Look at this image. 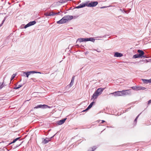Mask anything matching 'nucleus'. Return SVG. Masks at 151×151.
Masks as SVG:
<instances>
[{
  "instance_id": "nucleus-1",
  "label": "nucleus",
  "mask_w": 151,
  "mask_h": 151,
  "mask_svg": "<svg viewBox=\"0 0 151 151\" xmlns=\"http://www.w3.org/2000/svg\"><path fill=\"white\" fill-rule=\"evenodd\" d=\"M131 92L129 90H123L122 91H116L110 94H113L115 96H124L130 95Z\"/></svg>"
},
{
  "instance_id": "nucleus-2",
  "label": "nucleus",
  "mask_w": 151,
  "mask_h": 151,
  "mask_svg": "<svg viewBox=\"0 0 151 151\" xmlns=\"http://www.w3.org/2000/svg\"><path fill=\"white\" fill-rule=\"evenodd\" d=\"M63 18H64L65 20L66 21V22H67L68 20L72 19L73 18V17L72 16L67 15L64 16Z\"/></svg>"
},
{
  "instance_id": "nucleus-3",
  "label": "nucleus",
  "mask_w": 151,
  "mask_h": 151,
  "mask_svg": "<svg viewBox=\"0 0 151 151\" xmlns=\"http://www.w3.org/2000/svg\"><path fill=\"white\" fill-rule=\"evenodd\" d=\"M27 75V77L28 78L29 76L31 74H34L35 73H37L41 74L42 73L40 72H37L35 71H31L27 72L26 73H25Z\"/></svg>"
},
{
  "instance_id": "nucleus-4",
  "label": "nucleus",
  "mask_w": 151,
  "mask_h": 151,
  "mask_svg": "<svg viewBox=\"0 0 151 151\" xmlns=\"http://www.w3.org/2000/svg\"><path fill=\"white\" fill-rule=\"evenodd\" d=\"M99 95L95 91L91 97V99H96Z\"/></svg>"
},
{
  "instance_id": "nucleus-5",
  "label": "nucleus",
  "mask_w": 151,
  "mask_h": 151,
  "mask_svg": "<svg viewBox=\"0 0 151 151\" xmlns=\"http://www.w3.org/2000/svg\"><path fill=\"white\" fill-rule=\"evenodd\" d=\"M104 88H98L96 91L99 95H100L102 93Z\"/></svg>"
},
{
  "instance_id": "nucleus-6",
  "label": "nucleus",
  "mask_w": 151,
  "mask_h": 151,
  "mask_svg": "<svg viewBox=\"0 0 151 151\" xmlns=\"http://www.w3.org/2000/svg\"><path fill=\"white\" fill-rule=\"evenodd\" d=\"M66 22L64 19L63 17L60 20L57 21V23L58 24H62L66 23Z\"/></svg>"
},
{
  "instance_id": "nucleus-7",
  "label": "nucleus",
  "mask_w": 151,
  "mask_h": 151,
  "mask_svg": "<svg viewBox=\"0 0 151 151\" xmlns=\"http://www.w3.org/2000/svg\"><path fill=\"white\" fill-rule=\"evenodd\" d=\"M137 52L139 53L138 54L140 58H142V57L143 55L144 54V52L142 50H137Z\"/></svg>"
},
{
  "instance_id": "nucleus-8",
  "label": "nucleus",
  "mask_w": 151,
  "mask_h": 151,
  "mask_svg": "<svg viewBox=\"0 0 151 151\" xmlns=\"http://www.w3.org/2000/svg\"><path fill=\"white\" fill-rule=\"evenodd\" d=\"M77 41H78L79 42H86V41H88V38H78V40Z\"/></svg>"
},
{
  "instance_id": "nucleus-9",
  "label": "nucleus",
  "mask_w": 151,
  "mask_h": 151,
  "mask_svg": "<svg viewBox=\"0 0 151 151\" xmlns=\"http://www.w3.org/2000/svg\"><path fill=\"white\" fill-rule=\"evenodd\" d=\"M90 3L91 7H93L96 6L98 4L97 1L91 2Z\"/></svg>"
},
{
  "instance_id": "nucleus-10",
  "label": "nucleus",
  "mask_w": 151,
  "mask_h": 151,
  "mask_svg": "<svg viewBox=\"0 0 151 151\" xmlns=\"http://www.w3.org/2000/svg\"><path fill=\"white\" fill-rule=\"evenodd\" d=\"M136 88L137 89L136 91L144 90L146 88L144 87L138 86H136Z\"/></svg>"
},
{
  "instance_id": "nucleus-11",
  "label": "nucleus",
  "mask_w": 151,
  "mask_h": 151,
  "mask_svg": "<svg viewBox=\"0 0 151 151\" xmlns=\"http://www.w3.org/2000/svg\"><path fill=\"white\" fill-rule=\"evenodd\" d=\"M66 119H63L57 122V124L58 125H61L63 124L65 121Z\"/></svg>"
},
{
  "instance_id": "nucleus-12",
  "label": "nucleus",
  "mask_w": 151,
  "mask_h": 151,
  "mask_svg": "<svg viewBox=\"0 0 151 151\" xmlns=\"http://www.w3.org/2000/svg\"><path fill=\"white\" fill-rule=\"evenodd\" d=\"M123 56V55L118 52H116L115 53L114 56L116 57H120Z\"/></svg>"
},
{
  "instance_id": "nucleus-13",
  "label": "nucleus",
  "mask_w": 151,
  "mask_h": 151,
  "mask_svg": "<svg viewBox=\"0 0 151 151\" xmlns=\"http://www.w3.org/2000/svg\"><path fill=\"white\" fill-rule=\"evenodd\" d=\"M54 12H50V13L48 12H46L44 14L46 16H53L54 15Z\"/></svg>"
},
{
  "instance_id": "nucleus-14",
  "label": "nucleus",
  "mask_w": 151,
  "mask_h": 151,
  "mask_svg": "<svg viewBox=\"0 0 151 151\" xmlns=\"http://www.w3.org/2000/svg\"><path fill=\"white\" fill-rule=\"evenodd\" d=\"M52 137H51L50 138H46L43 141V142L45 144H46L49 141H50L51 139L52 138Z\"/></svg>"
},
{
  "instance_id": "nucleus-15",
  "label": "nucleus",
  "mask_w": 151,
  "mask_h": 151,
  "mask_svg": "<svg viewBox=\"0 0 151 151\" xmlns=\"http://www.w3.org/2000/svg\"><path fill=\"white\" fill-rule=\"evenodd\" d=\"M85 6V5L84 3H82L79 5L78 6H77L76 8L77 9H79L80 8H83Z\"/></svg>"
},
{
  "instance_id": "nucleus-16",
  "label": "nucleus",
  "mask_w": 151,
  "mask_h": 151,
  "mask_svg": "<svg viewBox=\"0 0 151 151\" xmlns=\"http://www.w3.org/2000/svg\"><path fill=\"white\" fill-rule=\"evenodd\" d=\"M94 103V102H92L88 106V107L87 108V109L85 110H83V111H87V110H88V109H90L92 107V106H93V104Z\"/></svg>"
},
{
  "instance_id": "nucleus-17",
  "label": "nucleus",
  "mask_w": 151,
  "mask_h": 151,
  "mask_svg": "<svg viewBox=\"0 0 151 151\" xmlns=\"http://www.w3.org/2000/svg\"><path fill=\"white\" fill-rule=\"evenodd\" d=\"M36 23V22L35 21L30 22L28 23L30 26L34 25Z\"/></svg>"
},
{
  "instance_id": "nucleus-18",
  "label": "nucleus",
  "mask_w": 151,
  "mask_h": 151,
  "mask_svg": "<svg viewBox=\"0 0 151 151\" xmlns=\"http://www.w3.org/2000/svg\"><path fill=\"white\" fill-rule=\"evenodd\" d=\"M4 84V81H3L2 83H0V90L4 86H6Z\"/></svg>"
},
{
  "instance_id": "nucleus-19",
  "label": "nucleus",
  "mask_w": 151,
  "mask_h": 151,
  "mask_svg": "<svg viewBox=\"0 0 151 151\" xmlns=\"http://www.w3.org/2000/svg\"><path fill=\"white\" fill-rule=\"evenodd\" d=\"M142 80L143 82H144L145 83H150V79L149 80H147V79H142Z\"/></svg>"
},
{
  "instance_id": "nucleus-20",
  "label": "nucleus",
  "mask_w": 151,
  "mask_h": 151,
  "mask_svg": "<svg viewBox=\"0 0 151 151\" xmlns=\"http://www.w3.org/2000/svg\"><path fill=\"white\" fill-rule=\"evenodd\" d=\"M20 138V137H19L14 139L12 142L10 143V144L15 143L16 141L19 139Z\"/></svg>"
},
{
  "instance_id": "nucleus-21",
  "label": "nucleus",
  "mask_w": 151,
  "mask_h": 151,
  "mask_svg": "<svg viewBox=\"0 0 151 151\" xmlns=\"http://www.w3.org/2000/svg\"><path fill=\"white\" fill-rule=\"evenodd\" d=\"M42 106H43L42 105H41V104L39 105H37V106L35 107L34 108L36 109L38 108H42Z\"/></svg>"
},
{
  "instance_id": "nucleus-22",
  "label": "nucleus",
  "mask_w": 151,
  "mask_h": 151,
  "mask_svg": "<svg viewBox=\"0 0 151 151\" xmlns=\"http://www.w3.org/2000/svg\"><path fill=\"white\" fill-rule=\"evenodd\" d=\"M88 41H91L92 42H94L95 41V39H93V38L91 37L90 38H88Z\"/></svg>"
},
{
  "instance_id": "nucleus-23",
  "label": "nucleus",
  "mask_w": 151,
  "mask_h": 151,
  "mask_svg": "<svg viewBox=\"0 0 151 151\" xmlns=\"http://www.w3.org/2000/svg\"><path fill=\"white\" fill-rule=\"evenodd\" d=\"M74 82L71 81L70 84L67 86V87H68V88H70L73 85Z\"/></svg>"
},
{
  "instance_id": "nucleus-24",
  "label": "nucleus",
  "mask_w": 151,
  "mask_h": 151,
  "mask_svg": "<svg viewBox=\"0 0 151 151\" xmlns=\"http://www.w3.org/2000/svg\"><path fill=\"white\" fill-rule=\"evenodd\" d=\"M22 86V85H19L18 86H16L15 87H14V89H18V88H20Z\"/></svg>"
},
{
  "instance_id": "nucleus-25",
  "label": "nucleus",
  "mask_w": 151,
  "mask_h": 151,
  "mask_svg": "<svg viewBox=\"0 0 151 151\" xmlns=\"http://www.w3.org/2000/svg\"><path fill=\"white\" fill-rule=\"evenodd\" d=\"M140 58V56H139L138 54H137L134 55L133 56V58Z\"/></svg>"
},
{
  "instance_id": "nucleus-26",
  "label": "nucleus",
  "mask_w": 151,
  "mask_h": 151,
  "mask_svg": "<svg viewBox=\"0 0 151 151\" xmlns=\"http://www.w3.org/2000/svg\"><path fill=\"white\" fill-rule=\"evenodd\" d=\"M85 5V6H86L88 7H91L90 3H88V2H86L85 3H84Z\"/></svg>"
},
{
  "instance_id": "nucleus-27",
  "label": "nucleus",
  "mask_w": 151,
  "mask_h": 151,
  "mask_svg": "<svg viewBox=\"0 0 151 151\" xmlns=\"http://www.w3.org/2000/svg\"><path fill=\"white\" fill-rule=\"evenodd\" d=\"M49 108V107L47 105H43V106L42 107V108Z\"/></svg>"
},
{
  "instance_id": "nucleus-28",
  "label": "nucleus",
  "mask_w": 151,
  "mask_h": 151,
  "mask_svg": "<svg viewBox=\"0 0 151 151\" xmlns=\"http://www.w3.org/2000/svg\"><path fill=\"white\" fill-rule=\"evenodd\" d=\"M15 76H16V75L14 74H13L12 75V76L11 77V80H13L14 78L15 77Z\"/></svg>"
},
{
  "instance_id": "nucleus-29",
  "label": "nucleus",
  "mask_w": 151,
  "mask_h": 151,
  "mask_svg": "<svg viewBox=\"0 0 151 151\" xmlns=\"http://www.w3.org/2000/svg\"><path fill=\"white\" fill-rule=\"evenodd\" d=\"M131 88L134 90L136 91V86H133L131 87Z\"/></svg>"
},
{
  "instance_id": "nucleus-30",
  "label": "nucleus",
  "mask_w": 151,
  "mask_h": 151,
  "mask_svg": "<svg viewBox=\"0 0 151 151\" xmlns=\"http://www.w3.org/2000/svg\"><path fill=\"white\" fill-rule=\"evenodd\" d=\"M30 26L29 24V23H28L24 27V28L26 29V28H27V27H29Z\"/></svg>"
},
{
  "instance_id": "nucleus-31",
  "label": "nucleus",
  "mask_w": 151,
  "mask_h": 151,
  "mask_svg": "<svg viewBox=\"0 0 151 151\" xmlns=\"http://www.w3.org/2000/svg\"><path fill=\"white\" fill-rule=\"evenodd\" d=\"M22 72L23 73V76H26L27 77V75L24 73H26L27 72H24L22 71Z\"/></svg>"
},
{
  "instance_id": "nucleus-32",
  "label": "nucleus",
  "mask_w": 151,
  "mask_h": 151,
  "mask_svg": "<svg viewBox=\"0 0 151 151\" xmlns=\"http://www.w3.org/2000/svg\"><path fill=\"white\" fill-rule=\"evenodd\" d=\"M74 79H75V76H73L72 77V78L71 79V81L74 82Z\"/></svg>"
},
{
  "instance_id": "nucleus-33",
  "label": "nucleus",
  "mask_w": 151,
  "mask_h": 151,
  "mask_svg": "<svg viewBox=\"0 0 151 151\" xmlns=\"http://www.w3.org/2000/svg\"><path fill=\"white\" fill-rule=\"evenodd\" d=\"M60 12H54V15H58L60 13Z\"/></svg>"
},
{
  "instance_id": "nucleus-34",
  "label": "nucleus",
  "mask_w": 151,
  "mask_h": 151,
  "mask_svg": "<svg viewBox=\"0 0 151 151\" xmlns=\"http://www.w3.org/2000/svg\"><path fill=\"white\" fill-rule=\"evenodd\" d=\"M139 114L137 116V117H136V118H135V120H134V122H136L137 120V119L138 118V117H139Z\"/></svg>"
},
{
  "instance_id": "nucleus-35",
  "label": "nucleus",
  "mask_w": 151,
  "mask_h": 151,
  "mask_svg": "<svg viewBox=\"0 0 151 151\" xmlns=\"http://www.w3.org/2000/svg\"><path fill=\"white\" fill-rule=\"evenodd\" d=\"M93 148H91L88 151H93L94 150H93Z\"/></svg>"
},
{
  "instance_id": "nucleus-36",
  "label": "nucleus",
  "mask_w": 151,
  "mask_h": 151,
  "mask_svg": "<svg viewBox=\"0 0 151 151\" xmlns=\"http://www.w3.org/2000/svg\"><path fill=\"white\" fill-rule=\"evenodd\" d=\"M151 103V100H149L148 101V104H150V103Z\"/></svg>"
},
{
  "instance_id": "nucleus-37",
  "label": "nucleus",
  "mask_w": 151,
  "mask_h": 151,
  "mask_svg": "<svg viewBox=\"0 0 151 151\" xmlns=\"http://www.w3.org/2000/svg\"><path fill=\"white\" fill-rule=\"evenodd\" d=\"M142 57H143L145 58H147L146 55H143L142 57Z\"/></svg>"
},
{
  "instance_id": "nucleus-38",
  "label": "nucleus",
  "mask_w": 151,
  "mask_h": 151,
  "mask_svg": "<svg viewBox=\"0 0 151 151\" xmlns=\"http://www.w3.org/2000/svg\"><path fill=\"white\" fill-rule=\"evenodd\" d=\"M105 121L104 120H102V122L101 123H103L104 122H105Z\"/></svg>"
},
{
  "instance_id": "nucleus-39",
  "label": "nucleus",
  "mask_w": 151,
  "mask_h": 151,
  "mask_svg": "<svg viewBox=\"0 0 151 151\" xmlns=\"http://www.w3.org/2000/svg\"><path fill=\"white\" fill-rule=\"evenodd\" d=\"M106 8L105 6H102V7H101V9L104 8Z\"/></svg>"
},
{
  "instance_id": "nucleus-40",
  "label": "nucleus",
  "mask_w": 151,
  "mask_h": 151,
  "mask_svg": "<svg viewBox=\"0 0 151 151\" xmlns=\"http://www.w3.org/2000/svg\"><path fill=\"white\" fill-rule=\"evenodd\" d=\"M5 19H4V20L3 21V22H3V23H2V24H3V23L5 21Z\"/></svg>"
},
{
  "instance_id": "nucleus-41",
  "label": "nucleus",
  "mask_w": 151,
  "mask_h": 151,
  "mask_svg": "<svg viewBox=\"0 0 151 151\" xmlns=\"http://www.w3.org/2000/svg\"><path fill=\"white\" fill-rule=\"evenodd\" d=\"M120 10L122 12H123V10H122V9H120Z\"/></svg>"
},
{
  "instance_id": "nucleus-42",
  "label": "nucleus",
  "mask_w": 151,
  "mask_h": 151,
  "mask_svg": "<svg viewBox=\"0 0 151 151\" xmlns=\"http://www.w3.org/2000/svg\"><path fill=\"white\" fill-rule=\"evenodd\" d=\"M98 37L100 38H102V37H101V36H99V37Z\"/></svg>"
},
{
  "instance_id": "nucleus-43",
  "label": "nucleus",
  "mask_w": 151,
  "mask_h": 151,
  "mask_svg": "<svg viewBox=\"0 0 151 151\" xmlns=\"http://www.w3.org/2000/svg\"><path fill=\"white\" fill-rule=\"evenodd\" d=\"M21 143L20 144H19V145H18V146H17L16 147H18L19 146H20V145H21Z\"/></svg>"
},
{
  "instance_id": "nucleus-44",
  "label": "nucleus",
  "mask_w": 151,
  "mask_h": 151,
  "mask_svg": "<svg viewBox=\"0 0 151 151\" xmlns=\"http://www.w3.org/2000/svg\"><path fill=\"white\" fill-rule=\"evenodd\" d=\"M150 80H151V81H150V83H151V78L150 79Z\"/></svg>"
},
{
  "instance_id": "nucleus-45",
  "label": "nucleus",
  "mask_w": 151,
  "mask_h": 151,
  "mask_svg": "<svg viewBox=\"0 0 151 151\" xmlns=\"http://www.w3.org/2000/svg\"><path fill=\"white\" fill-rule=\"evenodd\" d=\"M97 51L98 52H100V51Z\"/></svg>"
},
{
  "instance_id": "nucleus-46",
  "label": "nucleus",
  "mask_w": 151,
  "mask_h": 151,
  "mask_svg": "<svg viewBox=\"0 0 151 151\" xmlns=\"http://www.w3.org/2000/svg\"><path fill=\"white\" fill-rule=\"evenodd\" d=\"M96 149V148H95L94 150H95Z\"/></svg>"
},
{
  "instance_id": "nucleus-47",
  "label": "nucleus",
  "mask_w": 151,
  "mask_h": 151,
  "mask_svg": "<svg viewBox=\"0 0 151 151\" xmlns=\"http://www.w3.org/2000/svg\"><path fill=\"white\" fill-rule=\"evenodd\" d=\"M31 79L33 80V78H31Z\"/></svg>"
}]
</instances>
